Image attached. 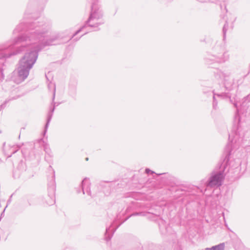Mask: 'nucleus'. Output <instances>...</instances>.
Returning <instances> with one entry per match:
<instances>
[{"mask_svg": "<svg viewBox=\"0 0 250 250\" xmlns=\"http://www.w3.org/2000/svg\"><path fill=\"white\" fill-rule=\"evenodd\" d=\"M39 21L28 23L26 26L27 33L14 39L13 44H20L17 53L29 50L20 61L17 71L13 72L12 80L19 84L24 81L29 75V71L36 62L38 52L46 45H55L56 39H45L43 34L49 28L48 25Z\"/></svg>", "mask_w": 250, "mask_h": 250, "instance_id": "1", "label": "nucleus"}, {"mask_svg": "<svg viewBox=\"0 0 250 250\" xmlns=\"http://www.w3.org/2000/svg\"><path fill=\"white\" fill-rule=\"evenodd\" d=\"M229 58L228 51L223 46H217L213 50L212 55L209 58L210 61L219 63H224Z\"/></svg>", "mask_w": 250, "mask_h": 250, "instance_id": "2", "label": "nucleus"}, {"mask_svg": "<svg viewBox=\"0 0 250 250\" xmlns=\"http://www.w3.org/2000/svg\"><path fill=\"white\" fill-rule=\"evenodd\" d=\"M102 13L99 8L95 4L91 6V13L86 21V24L91 27H96L104 23L102 18Z\"/></svg>", "mask_w": 250, "mask_h": 250, "instance_id": "3", "label": "nucleus"}, {"mask_svg": "<svg viewBox=\"0 0 250 250\" xmlns=\"http://www.w3.org/2000/svg\"><path fill=\"white\" fill-rule=\"evenodd\" d=\"M224 177L223 171L212 173L209 178L208 185L210 187H220L222 184Z\"/></svg>", "mask_w": 250, "mask_h": 250, "instance_id": "4", "label": "nucleus"}, {"mask_svg": "<svg viewBox=\"0 0 250 250\" xmlns=\"http://www.w3.org/2000/svg\"><path fill=\"white\" fill-rule=\"evenodd\" d=\"M215 77L223 82L226 86L231 85L233 83V80L230 77L229 73H224L217 70L215 72Z\"/></svg>", "mask_w": 250, "mask_h": 250, "instance_id": "5", "label": "nucleus"}, {"mask_svg": "<svg viewBox=\"0 0 250 250\" xmlns=\"http://www.w3.org/2000/svg\"><path fill=\"white\" fill-rule=\"evenodd\" d=\"M48 86L49 89H50L51 88H52L53 89V98H52V101H52V104H54V107L50 110V113H49V114L48 115L47 122H46V125H45V126L44 133H46V132L47 131V128L48 127V125H49L50 122L51 121V118H52V115H53V112L54 111V109H55V107L56 105H58V104H56L54 102V99H55V91H56V87H55V84L53 83H50L49 84H48Z\"/></svg>", "mask_w": 250, "mask_h": 250, "instance_id": "6", "label": "nucleus"}, {"mask_svg": "<svg viewBox=\"0 0 250 250\" xmlns=\"http://www.w3.org/2000/svg\"><path fill=\"white\" fill-rule=\"evenodd\" d=\"M90 180L87 178H85L82 182V186L83 191V193H86L88 195H91V191L90 189Z\"/></svg>", "mask_w": 250, "mask_h": 250, "instance_id": "7", "label": "nucleus"}, {"mask_svg": "<svg viewBox=\"0 0 250 250\" xmlns=\"http://www.w3.org/2000/svg\"><path fill=\"white\" fill-rule=\"evenodd\" d=\"M225 243H222L219 245L212 246L211 248H207L205 250H224L225 249Z\"/></svg>", "mask_w": 250, "mask_h": 250, "instance_id": "8", "label": "nucleus"}, {"mask_svg": "<svg viewBox=\"0 0 250 250\" xmlns=\"http://www.w3.org/2000/svg\"><path fill=\"white\" fill-rule=\"evenodd\" d=\"M23 24L21 23L18 26H17V27L14 30L13 33L16 34L18 32H19L21 31V27H22Z\"/></svg>", "mask_w": 250, "mask_h": 250, "instance_id": "9", "label": "nucleus"}, {"mask_svg": "<svg viewBox=\"0 0 250 250\" xmlns=\"http://www.w3.org/2000/svg\"><path fill=\"white\" fill-rule=\"evenodd\" d=\"M228 23L227 21H226V23L225 24L224 27H223V29L224 37L225 36L226 32H227V27H228Z\"/></svg>", "mask_w": 250, "mask_h": 250, "instance_id": "10", "label": "nucleus"}, {"mask_svg": "<svg viewBox=\"0 0 250 250\" xmlns=\"http://www.w3.org/2000/svg\"><path fill=\"white\" fill-rule=\"evenodd\" d=\"M44 151H45V152L48 153V154H49L50 153H51V151L50 149L47 147V145L44 146Z\"/></svg>", "mask_w": 250, "mask_h": 250, "instance_id": "11", "label": "nucleus"}, {"mask_svg": "<svg viewBox=\"0 0 250 250\" xmlns=\"http://www.w3.org/2000/svg\"><path fill=\"white\" fill-rule=\"evenodd\" d=\"M51 189L52 190V196H53L55 189V187L54 185L52 186V187L51 188H49V190H51Z\"/></svg>", "mask_w": 250, "mask_h": 250, "instance_id": "12", "label": "nucleus"}, {"mask_svg": "<svg viewBox=\"0 0 250 250\" xmlns=\"http://www.w3.org/2000/svg\"><path fill=\"white\" fill-rule=\"evenodd\" d=\"M85 25H84L81 28H80L79 30H78L76 33L75 34L73 35V36H74L75 35H76V34H77L78 33H79L82 30H83L84 27H85Z\"/></svg>", "mask_w": 250, "mask_h": 250, "instance_id": "13", "label": "nucleus"}, {"mask_svg": "<svg viewBox=\"0 0 250 250\" xmlns=\"http://www.w3.org/2000/svg\"><path fill=\"white\" fill-rule=\"evenodd\" d=\"M213 107L214 108H215L216 105H217V104L215 103V97L214 96L213 97Z\"/></svg>", "mask_w": 250, "mask_h": 250, "instance_id": "14", "label": "nucleus"}, {"mask_svg": "<svg viewBox=\"0 0 250 250\" xmlns=\"http://www.w3.org/2000/svg\"><path fill=\"white\" fill-rule=\"evenodd\" d=\"M150 172H151V170L149 169H148V168H146V173H148Z\"/></svg>", "mask_w": 250, "mask_h": 250, "instance_id": "15", "label": "nucleus"}, {"mask_svg": "<svg viewBox=\"0 0 250 250\" xmlns=\"http://www.w3.org/2000/svg\"><path fill=\"white\" fill-rule=\"evenodd\" d=\"M198 1L202 2H207L208 0H198Z\"/></svg>", "mask_w": 250, "mask_h": 250, "instance_id": "16", "label": "nucleus"}, {"mask_svg": "<svg viewBox=\"0 0 250 250\" xmlns=\"http://www.w3.org/2000/svg\"><path fill=\"white\" fill-rule=\"evenodd\" d=\"M105 239H106V240L107 241H108V240H110V238H109L108 239H107V238L106 237V238H105Z\"/></svg>", "mask_w": 250, "mask_h": 250, "instance_id": "17", "label": "nucleus"}, {"mask_svg": "<svg viewBox=\"0 0 250 250\" xmlns=\"http://www.w3.org/2000/svg\"><path fill=\"white\" fill-rule=\"evenodd\" d=\"M234 105L235 107H237V104L236 103H234Z\"/></svg>", "mask_w": 250, "mask_h": 250, "instance_id": "18", "label": "nucleus"}, {"mask_svg": "<svg viewBox=\"0 0 250 250\" xmlns=\"http://www.w3.org/2000/svg\"><path fill=\"white\" fill-rule=\"evenodd\" d=\"M54 203V200H53V201H52V203H50V204H53Z\"/></svg>", "mask_w": 250, "mask_h": 250, "instance_id": "19", "label": "nucleus"}, {"mask_svg": "<svg viewBox=\"0 0 250 250\" xmlns=\"http://www.w3.org/2000/svg\"><path fill=\"white\" fill-rule=\"evenodd\" d=\"M54 177H55V175H53V181H54V179H53ZM53 184H54V181H53Z\"/></svg>", "mask_w": 250, "mask_h": 250, "instance_id": "20", "label": "nucleus"}, {"mask_svg": "<svg viewBox=\"0 0 250 250\" xmlns=\"http://www.w3.org/2000/svg\"><path fill=\"white\" fill-rule=\"evenodd\" d=\"M71 39V38H69L68 40H69Z\"/></svg>", "mask_w": 250, "mask_h": 250, "instance_id": "21", "label": "nucleus"}, {"mask_svg": "<svg viewBox=\"0 0 250 250\" xmlns=\"http://www.w3.org/2000/svg\"><path fill=\"white\" fill-rule=\"evenodd\" d=\"M88 158H86V160L87 161L88 160Z\"/></svg>", "mask_w": 250, "mask_h": 250, "instance_id": "22", "label": "nucleus"}, {"mask_svg": "<svg viewBox=\"0 0 250 250\" xmlns=\"http://www.w3.org/2000/svg\"><path fill=\"white\" fill-rule=\"evenodd\" d=\"M1 133V131H0V133Z\"/></svg>", "mask_w": 250, "mask_h": 250, "instance_id": "23", "label": "nucleus"}]
</instances>
